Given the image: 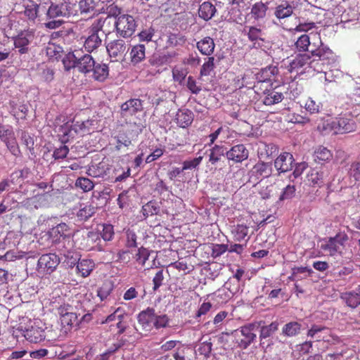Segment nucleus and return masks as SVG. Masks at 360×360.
Returning <instances> with one entry per match:
<instances>
[{
	"label": "nucleus",
	"mask_w": 360,
	"mask_h": 360,
	"mask_svg": "<svg viewBox=\"0 0 360 360\" xmlns=\"http://www.w3.org/2000/svg\"><path fill=\"white\" fill-rule=\"evenodd\" d=\"M138 322L145 333H150L153 328L160 330L169 326L170 319L167 314L158 315L155 309L148 307L139 312Z\"/></svg>",
	"instance_id": "nucleus-1"
},
{
	"label": "nucleus",
	"mask_w": 360,
	"mask_h": 360,
	"mask_svg": "<svg viewBox=\"0 0 360 360\" xmlns=\"http://www.w3.org/2000/svg\"><path fill=\"white\" fill-rule=\"evenodd\" d=\"M260 322L248 323L236 330L233 334L237 346L242 349H247L257 338L256 332Z\"/></svg>",
	"instance_id": "nucleus-2"
},
{
	"label": "nucleus",
	"mask_w": 360,
	"mask_h": 360,
	"mask_svg": "<svg viewBox=\"0 0 360 360\" xmlns=\"http://www.w3.org/2000/svg\"><path fill=\"white\" fill-rule=\"evenodd\" d=\"M317 39V42L314 41L311 44L309 54L311 56V59H316L315 65L318 68H322V65L329 63L330 60H333L334 53L328 46L322 42L319 34H318Z\"/></svg>",
	"instance_id": "nucleus-3"
},
{
	"label": "nucleus",
	"mask_w": 360,
	"mask_h": 360,
	"mask_svg": "<svg viewBox=\"0 0 360 360\" xmlns=\"http://www.w3.org/2000/svg\"><path fill=\"white\" fill-rule=\"evenodd\" d=\"M115 27L119 35L127 38L130 37L134 33L137 22L134 16L122 14L116 18Z\"/></svg>",
	"instance_id": "nucleus-4"
},
{
	"label": "nucleus",
	"mask_w": 360,
	"mask_h": 360,
	"mask_svg": "<svg viewBox=\"0 0 360 360\" xmlns=\"http://www.w3.org/2000/svg\"><path fill=\"white\" fill-rule=\"evenodd\" d=\"M347 240L348 236L345 233H338L334 237L325 240L321 245V249L330 256L341 254L342 247Z\"/></svg>",
	"instance_id": "nucleus-5"
},
{
	"label": "nucleus",
	"mask_w": 360,
	"mask_h": 360,
	"mask_svg": "<svg viewBox=\"0 0 360 360\" xmlns=\"http://www.w3.org/2000/svg\"><path fill=\"white\" fill-rule=\"evenodd\" d=\"M59 257L54 253L42 255L38 259L37 271L40 274H51L60 264Z\"/></svg>",
	"instance_id": "nucleus-6"
},
{
	"label": "nucleus",
	"mask_w": 360,
	"mask_h": 360,
	"mask_svg": "<svg viewBox=\"0 0 360 360\" xmlns=\"http://www.w3.org/2000/svg\"><path fill=\"white\" fill-rule=\"evenodd\" d=\"M75 5L68 1H63L59 4L51 3L47 10L46 16L48 18L54 19L58 17H70L76 15Z\"/></svg>",
	"instance_id": "nucleus-7"
},
{
	"label": "nucleus",
	"mask_w": 360,
	"mask_h": 360,
	"mask_svg": "<svg viewBox=\"0 0 360 360\" xmlns=\"http://www.w3.org/2000/svg\"><path fill=\"white\" fill-rule=\"evenodd\" d=\"M273 172L272 164L262 161L256 163L249 172L250 181L257 183L269 177Z\"/></svg>",
	"instance_id": "nucleus-8"
},
{
	"label": "nucleus",
	"mask_w": 360,
	"mask_h": 360,
	"mask_svg": "<svg viewBox=\"0 0 360 360\" xmlns=\"http://www.w3.org/2000/svg\"><path fill=\"white\" fill-rule=\"evenodd\" d=\"M315 58L311 59V56L309 53L298 54L287 66V70L288 72L292 73L296 72L297 74L301 68L306 65H309V66L314 70L319 72H322L323 68H318L315 65Z\"/></svg>",
	"instance_id": "nucleus-9"
},
{
	"label": "nucleus",
	"mask_w": 360,
	"mask_h": 360,
	"mask_svg": "<svg viewBox=\"0 0 360 360\" xmlns=\"http://www.w3.org/2000/svg\"><path fill=\"white\" fill-rule=\"evenodd\" d=\"M35 32L32 29H27L20 31L18 35L14 37L13 43L20 54L27 53L29 51V45L34 39Z\"/></svg>",
	"instance_id": "nucleus-10"
},
{
	"label": "nucleus",
	"mask_w": 360,
	"mask_h": 360,
	"mask_svg": "<svg viewBox=\"0 0 360 360\" xmlns=\"http://www.w3.org/2000/svg\"><path fill=\"white\" fill-rule=\"evenodd\" d=\"M330 172L326 167L313 168L307 174V181L319 187L328 184L330 181Z\"/></svg>",
	"instance_id": "nucleus-11"
},
{
	"label": "nucleus",
	"mask_w": 360,
	"mask_h": 360,
	"mask_svg": "<svg viewBox=\"0 0 360 360\" xmlns=\"http://www.w3.org/2000/svg\"><path fill=\"white\" fill-rule=\"evenodd\" d=\"M335 134H344L353 132L356 129V124L352 118L336 117L333 120Z\"/></svg>",
	"instance_id": "nucleus-12"
},
{
	"label": "nucleus",
	"mask_w": 360,
	"mask_h": 360,
	"mask_svg": "<svg viewBox=\"0 0 360 360\" xmlns=\"http://www.w3.org/2000/svg\"><path fill=\"white\" fill-rule=\"evenodd\" d=\"M30 342L37 343L45 339V331L37 326H32L30 328L24 329L20 326L16 329Z\"/></svg>",
	"instance_id": "nucleus-13"
},
{
	"label": "nucleus",
	"mask_w": 360,
	"mask_h": 360,
	"mask_svg": "<svg viewBox=\"0 0 360 360\" xmlns=\"http://www.w3.org/2000/svg\"><path fill=\"white\" fill-rule=\"evenodd\" d=\"M106 49L111 58H115L116 60L122 59L128 51L127 45L122 39H115L106 46Z\"/></svg>",
	"instance_id": "nucleus-14"
},
{
	"label": "nucleus",
	"mask_w": 360,
	"mask_h": 360,
	"mask_svg": "<svg viewBox=\"0 0 360 360\" xmlns=\"http://www.w3.org/2000/svg\"><path fill=\"white\" fill-rule=\"evenodd\" d=\"M225 155L229 160L240 163L248 158L249 151L243 144H237L226 151Z\"/></svg>",
	"instance_id": "nucleus-15"
},
{
	"label": "nucleus",
	"mask_w": 360,
	"mask_h": 360,
	"mask_svg": "<svg viewBox=\"0 0 360 360\" xmlns=\"http://www.w3.org/2000/svg\"><path fill=\"white\" fill-rule=\"evenodd\" d=\"M294 158L291 153L284 152L280 154L274 161V167L279 173L287 172L293 167Z\"/></svg>",
	"instance_id": "nucleus-16"
},
{
	"label": "nucleus",
	"mask_w": 360,
	"mask_h": 360,
	"mask_svg": "<svg viewBox=\"0 0 360 360\" xmlns=\"http://www.w3.org/2000/svg\"><path fill=\"white\" fill-rule=\"evenodd\" d=\"M194 119L193 112L188 109H179L176 112L174 122L181 128L189 127Z\"/></svg>",
	"instance_id": "nucleus-17"
},
{
	"label": "nucleus",
	"mask_w": 360,
	"mask_h": 360,
	"mask_svg": "<svg viewBox=\"0 0 360 360\" xmlns=\"http://www.w3.org/2000/svg\"><path fill=\"white\" fill-rule=\"evenodd\" d=\"M341 300L346 305L352 309H355L360 305V285L354 290L342 292Z\"/></svg>",
	"instance_id": "nucleus-18"
},
{
	"label": "nucleus",
	"mask_w": 360,
	"mask_h": 360,
	"mask_svg": "<svg viewBox=\"0 0 360 360\" xmlns=\"http://www.w3.org/2000/svg\"><path fill=\"white\" fill-rule=\"evenodd\" d=\"M94 120H82L78 117H75L72 122L71 128L77 134H90L91 131H93L94 129Z\"/></svg>",
	"instance_id": "nucleus-19"
},
{
	"label": "nucleus",
	"mask_w": 360,
	"mask_h": 360,
	"mask_svg": "<svg viewBox=\"0 0 360 360\" xmlns=\"http://www.w3.org/2000/svg\"><path fill=\"white\" fill-rule=\"evenodd\" d=\"M24 10L20 11L27 18L29 25H34L39 17V5L32 1H29L24 4Z\"/></svg>",
	"instance_id": "nucleus-20"
},
{
	"label": "nucleus",
	"mask_w": 360,
	"mask_h": 360,
	"mask_svg": "<svg viewBox=\"0 0 360 360\" xmlns=\"http://www.w3.org/2000/svg\"><path fill=\"white\" fill-rule=\"evenodd\" d=\"M196 48L202 55L210 56L214 52L215 43L212 37H205L196 43Z\"/></svg>",
	"instance_id": "nucleus-21"
},
{
	"label": "nucleus",
	"mask_w": 360,
	"mask_h": 360,
	"mask_svg": "<svg viewBox=\"0 0 360 360\" xmlns=\"http://www.w3.org/2000/svg\"><path fill=\"white\" fill-rule=\"evenodd\" d=\"M143 109L142 101L139 98H131L122 104L121 110L125 115H133Z\"/></svg>",
	"instance_id": "nucleus-22"
},
{
	"label": "nucleus",
	"mask_w": 360,
	"mask_h": 360,
	"mask_svg": "<svg viewBox=\"0 0 360 360\" xmlns=\"http://www.w3.org/2000/svg\"><path fill=\"white\" fill-rule=\"evenodd\" d=\"M95 62L93 57L89 54H84L82 56L79 54L77 68L80 72L89 73L95 65Z\"/></svg>",
	"instance_id": "nucleus-23"
},
{
	"label": "nucleus",
	"mask_w": 360,
	"mask_h": 360,
	"mask_svg": "<svg viewBox=\"0 0 360 360\" xmlns=\"http://www.w3.org/2000/svg\"><path fill=\"white\" fill-rule=\"evenodd\" d=\"M91 72H92V77L94 80L103 82L109 75V68L105 63L95 62V65Z\"/></svg>",
	"instance_id": "nucleus-24"
},
{
	"label": "nucleus",
	"mask_w": 360,
	"mask_h": 360,
	"mask_svg": "<svg viewBox=\"0 0 360 360\" xmlns=\"http://www.w3.org/2000/svg\"><path fill=\"white\" fill-rule=\"evenodd\" d=\"M95 267V264L92 259H84L79 260L77 263V274L82 277L86 278L90 275Z\"/></svg>",
	"instance_id": "nucleus-25"
},
{
	"label": "nucleus",
	"mask_w": 360,
	"mask_h": 360,
	"mask_svg": "<svg viewBox=\"0 0 360 360\" xmlns=\"http://www.w3.org/2000/svg\"><path fill=\"white\" fill-rule=\"evenodd\" d=\"M110 25V19L108 17H100L94 20L91 26L88 28L89 34H98L99 31H103V32H109V30H105V27Z\"/></svg>",
	"instance_id": "nucleus-26"
},
{
	"label": "nucleus",
	"mask_w": 360,
	"mask_h": 360,
	"mask_svg": "<svg viewBox=\"0 0 360 360\" xmlns=\"http://www.w3.org/2000/svg\"><path fill=\"white\" fill-rule=\"evenodd\" d=\"M217 11L216 7L210 1L202 3L198 8V15L205 21L210 20Z\"/></svg>",
	"instance_id": "nucleus-27"
},
{
	"label": "nucleus",
	"mask_w": 360,
	"mask_h": 360,
	"mask_svg": "<svg viewBox=\"0 0 360 360\" xmlns=\"http://www.w3.org/2000/svg\"><path fill=\"white\" fill-rule=\"evenodd\" d=\"M264 94L263 103L266 105H272L279 103L284 98V96L282 93L277 92L274 89L266 90Z\"/></svg>",
	"instance_id": "nucleus-28"
},
{
	"label": "nucleus",
	"mask_w": 360,
	"mask_h": 360,
	"mask_svg": "<svg viewBox=\"0 0 360 360\" xmlns=\"http://www.w3.org/2000/svg\"><path fill=\"white\" fill-rule=\"evenodd\" d=\"M314 158L315 162L319 164H324L332 160L333 154L327 148L320 146L315 150Z\"/></svg>",
	"instance_id": "nucleus-29"
},
{
	"label": "nucleus",
	"mask_w": 360,
	"mask_h": 360,
	"mask_svg": "<svg viewBox=\"0 0 360 360\" xmlns=\"http://www.w3.org/2000/svg\"><path fill=\"white\" fill-rule=\"evenodd\" d=\"M146 58V47L143 44H136L130 51L131 62L136 65Z\"/></svg>",
	"instance_id": "nucleus-30"
},
{
	"label": "nucleus",
	"mask_w": 360,
	"mask_h": 360,
	"mask_svg": "<svg viewBox=\"0 0 360 360\" xmlns=\"http://www.w3.org/2000/svg\"><path fill=\"white\" fill-rule=\"evenodd\" d=\"M79 51H75L67 53L62 60L64 68L69 71L72 68H77L78 61Z\"/></svg>",
	"instance_id": "nucleus-31"
},
{
	"label": "nucleus",
	"mask_w": 360,
	"mask_h": 360,
	"mask_svg": "<svg viewBox=\"0 0 360 360\" xmlns=\"http://www.w3.org/2000/svg\"><path fill=\"white\" fill-rule=\"evenodd\" d=\"M267 10V5L259 1L252 6L250 13L255 20H258L265 18Z\"/></svg>",
	"instance_id": "nucleus-32"
},
{
	"label": "nucleus",
	"mask_w": 360,
	"mask_h": 360,
	"mask_svg": "<svg viewBox=\"0 0 360 360\" xmlns=\"http://www.w3.org/2000/svg\"><path fill=\"white\" fill-rule=\"evenodd\" d=\"M102 40L98 34H90L86 39L84 47L86 51L91 53L101 45Z\"/></svg>",
	"instance_id": "nucleus-33"
},
{
	"label": "nucleus",
	"mask_w": 360,
	"mask_h": 360,
	"mask_svg": "<svg viewBox=\"0 0 360 360\" xmlns=\"http://www.w3.org/2000/svg\"><path fill=\"white\" fill-rule=\"evenodd\" d=\"M115 139L117 140L116 148L117 150H120L122 146L128 147L131 144V141L129 137L128 130L122 127L119 130L118 134L115 136Z\"/></svg>",
	"instance_id": "nucleus-34"
},
{
	"label": "nucleus",
	"mask_w": 360,
	"mask_h": 360,
	"mask_svg": "<svg viewBox=\"0 0 360 360\" xmlns=\"http://www.w3.org/2000/svg\"><path fill=\"white\" fill-rule=\"evenodd\" d=\"M86 243L82 248L87 251L94 249L95 243L98 240L100 241V234L96 231L88 232L86 236L84 238Z\"/></svg>",
	"instance_id": "nucleus-35"
},
{
	"label": "nucleus",
	"mask_w": 360,
	"mask_h": 360,
	"mask_svg": "<svg viewBox=\"0 0 360 360\" xmlns=\"http://www.w3.org/2000/svg\"><path fill=\"white\" fill-rule=\"evenodd\" d=\"M96 2L94 0H80L79 9L81 14H94Z\"/></svg>",
	"instance_id": "nucleus-36"
},
{
	"label": "nucleus",
	"mask_w": 360,
	"mask_h": 360,
	"mask_svg": "<svg viewBox=\"0 0 360 360\" xmlns=\"http://www.w3.org/2000/svg\"><path fill=\"white\" fill-rule=\"evenodd\" d=\"M327 328L318 325H312L311 328L307 332V336L314 338L316 341H326V337L322 335V333L326 330Z\"/></svg>",
	"instance_id": "nucleus-37"
},
{
	"label": "nucleus",
	"mask_w": 360,
	"mask_h": 360,
	"mask_svg": "<svg viewBox=\"0 0 360 360\" xmlns=\"http://www.w3.org/2000/svg\"><path fill=\"white\" fill-rule=\"evenodd\" d=\"M223 155H224V147L223 146L214 145L210 149L209 162L212 165H214L221 160Z\"/></svg>",
	"instance_id": "nucleus-38"
},
{
	"label": "nucleus",
	"mask_w": 360,
	"mask_h": 360,
	"mask_svg": "<svg viewBox=\"0 0 360 360\" xmlns=\"http://www.w3.org/2000/svg\"><path fill=\"white\" fill-rule=\"evenodd\" d=\"M274 14L278 19H283L292 14V7L288 3L276 6Z\"/></svg>",
	"instance_id": "nucleus-39"
},
{
	"label": "nucleus",
	"mask_w": 360,
	"mask_h": 360,
	"mask_svg": "<svg viewBox=\"0 0 360 360\" xmlns=\"http://www.w3.org/2000/svg\"><path fill=\"white\" fill-rule=\"evenodd\" d=\"M249 227L245 224H237L232 230L233 238L236 241H241L245 238L248 234Z\"/></svg>",
	"instance_id": "nucleus-40"
},
{
	"label": "nucleus",
	"mask_w": 360,
	"mask_h": 360,
	"mask_svg": "<svg viewBox=\"0 0 360 360\" xmlns=\"http://www.w3.org/2000/svg\"><path fill=\"white\" fill-rule=\"evenodd\" d=\"M51 305L52 307L51 310L60 315V317L69 314L72 309L71 305L65 302H58L56 304L55 302H52Z\"/></svg>",
	"instance_id": "nucleus-41"
},
{
	"label": "nucleus",
	"mask_w": 360,
	"mask_h": 360,
	"mask_svg": "<svg viewBox=\"0 0 360 360\" xmlns=\"http://www.w3.org/2000/svg\"><path fill=\"white\" fill-rule=\"evenodd\" d=\"M205 61L202 64L200 68V76L210 75L211 72L214 69V57L213 56H207Z\"/></svg>",
	"instance_id": "nucleus-42"
},
{
	"label": "nucleus",
	"mask_w": 360,
	"mask_h": 360,
	"mask_svg": "<svg viewBox=\"0 0 360 360\" xmlns=\"http://www.w3.org/2000/svg\"><path fill=\"white\" fill-rule=\"evenodd\" d=\"M96 207L92 205H85L81 207L77 214V217L82 221H86L95 213Z\"/></svg>",
	"instance_id": "nucleus-43"
},
{
	"label": "nucleus",
	"mask_w": 360,
	"mask_h": 360,
	"mask_svg": "<svg viewBox=\"0 0 360 360\" xmlns=\"http://www.w3.org/2000/svg\"><path fill=\"white\" fill-rule=\"evenodd\" d=\"M278 323L276 321L271 323L269 325L262 326L259 338L262 340L269 338L278 330Z\"/></svg>",
	"instance_id": "nucleus-44"
},
{
	"label": "nucleus",
	"mask_w": 360,
	"mask_h": 360,
	"mask_svg": "<svg viewBox=\"0 0 360 360\" xmlns=\"http://www.w3.org/2000/svg\"><path fill=\"white\" fill-rule=\"evenodd\" d=\"M301 329V325L296 321L290 322L283 328V333L291 337L297 335Z\"/></svg>",
	"instance_id": "nucleus-45"
},
{
	"label": "nucleus",
	"mask_w": 360,
	"mask_h": 360,
	"mask_svg": "<svg viewBox=\"0 0 360 360\" xmlns=\"http://www.w3.org/2000/svg\"><path fill=\"white\" fill-rule=\"evenodd\" d=\"M127 316V314L125 310L121 307H118L117 309L114 311L113 313L108 315L104 321H101V323H107L112 321L117 322L120 319H124Z\"/></svg>",
	"instance_id": "nucleus-46"
},
{
	"label": "nucleus",
	"mask_w": 360,
	"mask_h": 360,
	"mask_svg": "<svg viewBox=\"0 0 360 360\" xmlns=\"http://www.w3.org/2000/svg\"><path fill=\"white\" fill-rule=\"evenodd\" d=\"M295 47L298 51L304 52L309 50L311 46L310 39L307 34H302L296 41Z\"/></svg>",
	"instance_id": "nucleus-47"
},
{
	"label": "nucleus",
	"mask_w": 360,
	"mask_h": 360,
	"mask_svg": "<svg viewBox=\"0 0 360 360\" xmlns=\"http://www.w3.org/2000/svg\"><path fill=\"white\" fill-rule=\"evenodd\" d=\"M278 72V68L274 66H269L262 70L259 75V82H271L272 77Z\"/></svg>",
	"instance_id": "nucleus-48"
},
{
	"label": "nucleus",
	"mask_w": 360,
	"mask_h": 360,
	"mask_svg": "<svg viewBox=\"0 0 360 360\" xmlns=\"http://www.w3.org/2000/svg\"><path fill=\"white\" fill-rule=\"evenodd\" d=\"M168 58L165 55L154 53L148 60L150 65L155 68H160L167 63Z\"/></svg>",
	"instance_id": "nucleus-49"
},
{
	"label": "nucleus",
	"mask_w": 360,
	"mask_h": 360,
	"mask_svg": "<svg viewBox=\"0 0 360 360\" xmlns=\"http://www.w3.org/2000/svg\"><path fill=\"white\" fill-rule=\"evenodd\" d=\"M247 36L248 39L251 41H257L258 40L264 41V33L262 30L255 26H250L248 27Z\"/></svg>",
	"instance_id": "nucleus-50"
},
{
	"label": "nucleus",
	"mask_w": 360,
	"mask_h": 360,
	"mask_svg": "<svg viewBox=\"0 0 360 360\" xmlns=\"http://www.w3.org/2000/svg\"><path fill=\"white\" fill-rule=\"evenodd\" d=\"M317 130L323 135H328L330 133L335 134L333 120H323L317 126Z\"/></svg>",
	"instance_id": "nucleus-51"
},
{
	"label": "nucleus",
	"mask_w": 360,
	"mask_h": 360,
	"mask_svg": "<svg viewBox=\"0 0 360 360\" xmlns=\"http://www.w3.org/2000/svg\"><path fill=\"white\" fill-rule=\"evenodd\" d=\"M150 252L148 249L141 247L138 249L137 252L134 255V259L137 264L144 266L146 261L148 259Z\"/></svg>",
	"instance_id": "nucleus-52"
},
{
	"label": "nucleus",
	"mask_w": 360,
	"mask_h": 360,
	"mask_svg": "<svg viewBox=\"0 0 360 360\" xmlns=\"http://www.w3.org/2000/svg\"><path fill=\"white\" fill-rule=\"evenodd\" d=\"M75 186L81 188L84 192H89L91 191L94 184L91 180L86 177H79L76 180Z\"/></svg>",
	"instance_id": "nucleus-53"
},
{
	"label": "nucleus",
	"mask_w": 360,
	"mask_h": 360,
	"mask_svg": "<svg viewBox=\"0 0 360 360\" xmlns=\"http://www.w3.org/2000/svg\"><path fill=\"white\" fill-rule=\"evenodd\" d=\"M159 210L160 207L153 201H149L142 207V213L145 217L157 214Z\"/></svg>",
	"instance_id": "nucleus-54"
},
{
	"label": "nucleus",
	"mask_w": 360,
	"mask_h": 360,
	"mask_svg": "<svg viewBox=\"0 0 360 360\" xmlns=\"http://www.w3.org/2000/svg\"><path fill=\"white\" fill-rule=\"evenodd\" d=\"M104 13H106L108 15V18L110 19V17H115L116 18L121 15L122 8L118 7L114 2L112 1H108L106 4V8L103 11Z\"/></svg>",
	"instance_id": "nucleus-55"
},
{
	"label": "nucleus",
	"mask_w": 360,
	"mask_h": 360,
	"mask_svg": "<svg viewBox=\"0 0 360 360\" xmlns=\"http://www.w3.org/2000/svg\"><path fill=\"white\" fill-rule=\"evenodd\" d=\"M112 290V285L109 282H105L97 290V296L101 301H103L110 295Z\"/></svg>",
	"instance_id": "nucleus-56"
},
{
	"label": "nucleus",
	"mask_w": 360,
	"mask_h": 360,
	"mask_svg": "<svg viewBox=\"0 0 360 360\" xmlns=\"http://www.w3.org/2000/svg\"><path fill=\"white\" fill-rule=\"evenodd\" d=\"M169 266L179 271H183L185 274H189L194 269V266L191 263H188L186 260H179L171 263Z\"/></svg>",
	"instance_id": "nucleus-57"
},
{
	"label": "nucleus",
	"mask_w": 360,
	"mask_h": 360,
	"mask_svg": "<svg viewBox=\"0 0 360 360\" xmlns=\"http://www.w3.org/2000/svg\"><path fill=\"white\" fill-rule=\"evenodd\" d=\"M155 30L152 26L143 29L138 34L139 41L146 42L151 41L155 34Z\"/></svg>",
	"instance_id": "nucleus-58"
},
{
	"label": "nucleus",
	"mask_w": 360,
	"mask_h": 360,
	"mask_svg": "<svg viewBox=\"0 0 360 360\" xmlns=\"http://www.w3.org/2000/svg\"><path fill=\"white\" fill-rule=\"evenodd\" d=\"M4 143H6L8 149L13 155L18 156L20 154V152L15 136V134L10 136V138L7 139Z\"/></svg>",
	"instance_id": "nucleus-59"
},
{
	"label": "nucleus",
	"mask_w": 360,
	"mask_h": 360,
	"mask_svg": "<svg viewBox=\"0 0 360 360\" xmlns=\"http://www.w3.org/2000/svg\"><path fill=\"white\" fill-rule=\"evenodd\" d=\"M211 255L213 258H217L222 255L228 250V245L226 244H211Z\"/></svg>",
	"instance_id": "nucleus-60"
},
{
	"label": "nucleus",
	"mask_w": 360,
	"mask_h": 360,
	"mask_svg": "<svg viewBox=\"0 0 360 360\" xmlns=\"http://www.w3.org/2000/svg\"><path fill=\"white\" fill-rule=\"evenodd\" d=\"M316 27V22L312 20L300 22L295 30L298 32H307Z\"/></svg>",
	"instance_id": "nucleus-61"
},
{
	"label": "nucleus",
	"mask_w": 360,
	"mask_h": 360,
	"mask_svg": "<svg viewBox=\"0 0 360 360\" xmlns=\"http://www.w3.org/2000/svg\"><path fill=\"white\" fill-rule=\"evenodd\" d=\"M115 235L114 232V227L111 224H103V230L101 233V236L102 238L105 241H110L111 240Z\"/></svg>",
	"instance_id": "nucleus-62"
},
{
	"label": "nucleus",
	"mask_w": 360,
	"mask_h": 360,
	"mask_svg": "<svg viewBox=\"0 0 360 360\" xmlns=\"http://www.w3.org/2000/svg\"><path fill=\"white\" fill-rule=\"evenodd\" d=\"M46 197L47 196H46V193L37 195L30 199L31 203L37 209H38L39 207H42L45 206L47 203V198Z\"/></svg>",
	"instance_id": "nucleus-63"
},
{
	"label": "nucleus",
	"mask_w": 360,
	"mask_h": 360,
	"mask_svg": "<svg viewBox=\"0 0 360 360\" xmlns=\"http://www.w3.org/2000/svg\"><path fill=\"white\" fill-rule=\"evenodd\" d=\"M296 191L295 186L294 185H288L283 191L282 193L279 197V200L283 201L285 200L291 199L295 196Z\"/></svg>",
	"instance_id": "nucleus-64"
}]
</instances>
